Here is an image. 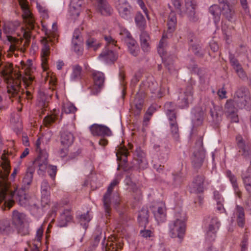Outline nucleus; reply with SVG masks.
<instances>
[{
    "label": "nucleus",
    "mask_w": 251,
    "mask_h": 251,
    "mask_svg": "<svg viewBox=\"0 0 251 251\" xmlns=\"http://www.w3.org/2000/svg\"><path fill=\"white\" fill-rule=\"evenodd\" d=\"M239 92L236 93L237 97L234 98L235 102L237 106L239 108H250L249 101L250 100V98L243 94L242 95L240 96L239 95Z\"/></svg>",
    "instance_id": "obj_23"
},
{
    "label": "nucleus",
    "mask_w": 251,
    "mask_h": 251,
    "mask_svg": "<svg viewBox=\"0 0 251 251\" xmlns=\"http://www.w3.org/2000/svg\"><path fill=\"white\" fill-rule=\"evenodd\" d=\"M91 75L93 79L94 86L97 88L96 93L97 94L103 86L105 80L104 75L102 72L93 71Z\"/></svg>",
    "instance_id": "obj_19"
},
{
    "label": "nucleus",
    "mask_w": 251,
    "mask_h": 251,
    "mask_svg": "<svg viewBox=\"0 0 251 251\" xmlns=\"http://www.w3.org/2000/svg\"><path fill=\"white\" fill-rule=\"evenodd\" d=\"M220 226V223L217 217L212 218L209 225L208 230L217 231Z\"/></svg>",
    "instance_id": "obj_53"
},
{
    "label": "nucleus",
    "mask_w": 251,
    "mask_h": 251,
    "mask_svg": "<svg viewBox=\"0 0 251 251\" xmlns=\"http://www.w3.org/2000/svg\"><path fill=\"white\" fill-rule=\"evenodd\" d=\"M209 13L213 16L214 21L215 24L218 23L220 20L221 14V8L220 5L213 4L209 8Z\"/></svg>",
    "instance_id": "obj_39"
},
{
    "label": "nucleus",
    "mask_w": 251,
    "mask_h": 251,
    "mask_svg": "<svg viewBox=\"0 0 251 251\" xmlns=\"http://www.w3.org/2000/svg\"><path fill=\"white\" fill-rule=\"evenodd\" d=\"M226 175L232 184L235 194L239 199H241L242 193L239 189L236 177L229 170L226 171Z\"/></svg>",
    "instance_id": "obj_28"
},
{
    "label": "nucleus",
    "mask_w": 251,
    "mask_h": 251,
    "mask_svg": "<svg viewBox=\"0 0 251 251\" xmlns=\"http://www.w3.org/2000/svg\"><path fill=\"white\" fill-rule=\"evenodd\" d=\"M83 0H71L70 10L72 15L78 16L80 13V8L82 4Z\"/></svg>",
    "instance_id": "obj_38"
},
{
    "label": "nucleus",
    "mask_w": 251,
    "mask_h": 251,
    "mask_svg": "<svg viewBox=\"0 0 251 251\" xmlns=\"http://www.w3.org/2000/svg\"><path fill=\"white\" fill-rule=\"evenodd\" d=\"M43 29L45 32L47 38L49 39L50 42H54L53 40H55L56 37V31L57 30V24L55 23L52 24V31L49 30L45 25H43Z\"/></svg>",
    "instance_id": "obj_41"
},
{
    "label": "nucleus",
    "mask_w": 251,
    "mask_h": 251,
    "mask_svg": "<svg viewBox=\"0 0 251 251\" xmlns=\"http://www.w3.org/2000/svg\"><path fill=\"white\" fill-rule=\"evenodd\" d=\"M151 210L156 221L163 223L166 220V212L165 204L162 202L158 203L152 206Z\"/></svg>",
    "instance_id": "obj_16"
},
{
    "label": "nucleus",
    "mask_w": 251,
    "mask_h": 251,
    "mask_svg": "<svg viewBox=\"0 0 251 251\" xmlns=\"http://www.w3.org/2000/svg\"><path fill=\"white\" fill-rule=\"evenodd\" d=\"M119 249L117 243L107 241L105 244L103 240L102 242V250L103 251H118Z\"/></svg>",
    "instance_id": "obj_42"
},
{
    "label": "nucleus",
    "mask_w": 251,
    "mask_h": 251,
    "mask_svg": "<svg viewBox=\"0 0 251 251\" xmlns=\"http://www.w3.org/2000/svg\"><path fill=\"white\" fill-rule=\"evenodd\" d=\"M173 184L176 186L179 185L183 181V179L180 174H172Z\"/></svg>",
    "instance_id": "obj_59"
},
{
    "label": "nucleus",
    "mask_w": 251,
    "mask_h": 251,
    "mask_svg": "<svg viewBox=\"0 0 251 251\" xmlns=\"http://www.w3.org/2000/svg\"><path fill=\"white\" fill-rule=\"evenodd\" d=\"M50 186L47 180H44L41 185V204L43 207L48 204L50 202Z\"/></svg>",
    "instance_id": "obj_17"
},
{
    "label": "nucleus",
    "mask_w": 251,
    "mask_h": 251,
    "mask_svg": "<svg viewBox=\"0 0 251 251\" xmlns=\"http://www.w3.org/2000/svg\"><path fill=\"white\" fill-rule=\"evenodd\" d=\"M221 14L229 21H231L235 17V13L233 6L230 4L228 0H218Z\"/></svg>",
    "instance_id": "obj_14"
},
{
    "label": "nucleus",
    "mask_w": 251,
    "mask_h": 251,
    "mask_svg": "<svg viewBox=\"0 0 251 251\" xmlns=\"http://www.w3.org/2000/svg\"><path fill=\"white\" fill-rule=\"evenodd\" d=\"M132 167L135 170L144 169L148 166L146 154L140 147H136L134 152Z\"/></svg>",
    "instance_id": "obj_9"
},
{
    "label": "nucleus",
    "mask_w": 251,
    "mask_h": 251,
    "mask_svg": "<svg viewBox=\"0 0 251 251\" xmlns=\"http://www.w3.org/2000/svg\"><path fill=\"white\" fill-rule=\"evenodd\" d=\"M75 106L71 104L67 103L63 106L62 111L66 114L74 113L76 111Z\"/></svg>",
    "instance_id": "obj_56"
},
{
    "label": "nucleus",
    "mask_w": 251,
    "mask_h": 251,
    "mask_svg": "<svg viewBox=\"0 0 251 251\" xmlns=\"http://www.w3.org/2000/svg\"><path fill=\"white\" fill-rule=\"evenodd\" d=\"M19 4L23 10L22 17L25 23V27H22L23 37L25 39L23 45V50H25L30 43L31 30L34 28V21L28 8L27 0H19Z\"/></svg>",
    "instance_id": "obj_3"
},
{
    "label": "nucleus",
    "mask_w": 251,
    "mask_h": 251,
    "mask_svg": "<svg viewBox=\"0 0 251 251\" xmlns=\"http://www.w3.org/2000/svg\"><path fill=\"white\" fill-rule=\"evenodd\" d=\"M186 216L182 211L175 214V220L169 224V234L171 238H178L181 242L184 238L186 230Z\"/></svg>",
    "instance_id": "obj_4"
},
{
    "label": "nucleus",
    "mask_w": 251,
    "mask_h": 251,
    "mask_svg": "<svg viewBox=\"0 0 251 251\" xmlns=\"http://www.w3.org/2000/svg\"><path fill=\"white\" fill-rule=\"evenodd\" d=\"M31 62V60H28L24 65V75L21 72L16 73V71L13 75V65L9 63L3 64L1 61V53L0 52V73L5 77L7 92L11 94V97L16 98L18 102H22V98L28 100L32 99V83L34 77L31 75L33 69Z\"/></svg>",
    "instance_id": "obj_1"
},
{
    "label": "nucleus",
    "mask_w": 251,
    "mask_h": 251,
    "mask_svg": "<svg viewBox=\"0 0 251 251\" xmlns=\"http://www.w3.org/2000/svg\"><path fill=\"white\" fill-rule=\"evenodd\" d=\"M209 183L203 175H199L194 178L190 188V192L195 194L202 193L204 191V186Z\"/></svg>",
    "instance_id": "obj_11"
},
{
    "label": "nucleus",
    "mask_w": 251,
    "mask_h": 251,
    "mask_svg": "<svg viewBox=\"0 0 251 251\" xmlns=\"http://www.w3.org/2000/svg\"><path fill=\"white\" fill-rule=\"evenodd\" d=\"M170 126L172 137L175 140L178 141L179 140V132L177 123H170Z\"/></svg>",
    "instance_id": "obj_48"
},
{
    "label": "nucleus",
    "mask_w": 251,
    "mask_h": 251,
    "mask_svg": "<svg viewBox=\"0 0 251 251\" xmlns=\"http://www.w3.org/2000/svg\"><path fill=\"white\" fill-rule=\"evenodd\" d=\"M13 231L11 222L7 218L0 219V236H7Z\"/></svg>",
    "instance_id": "obj_21"
},
{
    "label": "nucleus",
    "mask_w": 251,
    "mask_h": 251,
    "mask_svg": "<svg viewBox=\"0 0 251 251\" xmlns=\"http://www.w3.org/2000/svg\"><path fill=\"white\" fill-rule=\"evenodd\" d=\"M34 172L33 167H28L27 168L25 175L23 179V187L22 189H26L30 185L33 179V175Z\"/></svg>",
    "instance_id": "obj_30"
},
{
    "label": "nucleus",
    "mask_w": 251,
    "mask_h": 251,
    "mask_svg": "<svg viewBox=\"0 0 251 251\" xmlns=\"http://www.w3.org/2000/svg\"><path fill=\"white\" fill-rule=\"evenodd\" d=\"M190 45L191 47V49L195 55L199 57H202L203 53L201 50V47L199 44H193V39H190Z\"/></svg>",
    "instance_id": "obj_54"
},
{
    "label": "nucleus",
    "mask_w": 251,
    "mask_h": 251,
    "mask_svg": "<svg viewBox=\"0 0 251 251\" xmlns=\"http://www.w3.org/2000/svg\"><path fill=\"white\" fill-rule=\"evenodd\" d=\"M58 112L59 110L54 109L53 113L47 115L44 118L43 122L46 126H49L55 122L57 118V115Z\"/></svg>",
    "instance_id": "obj_45"
},
{
    "label": "nucleus",
    "mask_w": 251,
    "mask_h": 251,
    "mask_svg": "<svg viewBox=\"0 0 251 251\" xmlns=\"http://www.w3.org/2000/svg\"><path fill=\"white\" fill-rule=\"evenodd\" d=\"M166 45V41L163 40V39H161L159 42L157 49L158 52L161 56L164 54V49Z\"/></svg>",
    "instance_id": "obj_60"
},
{
    "label": "nucleus",
    "mask_w": 251,
    "mask_h": 251,
    "mask_svg": "<svg viewBox=\"0 0 251 251\" xmlns=\"http://www.w3.org/2000/svg\"><path fill=\"white\" fill-rule=\"evenodd\" d=\"M193 113L194 115V117L193 119V121L194 125L196 126L201 125L203 121L204 117V111L201 107H196L193 111Z\"/></svg>",
    "instance_id": "obj_35"
},
{
    "label": "nucleus",
    "mask_w": 251,
    "mask_h": 251,
    "mask_svg": "<svg viewBox=\"0 0 251 251\" xmlns=\"http://www.w3.org/2000/svg\"><path fill=\"white\" fill-rule=\"evenodd\" d=\"M216 231L207 230L206 235V239L209 242H212L215 240L216 237Z\"/></svg>",
    "instance_id": "obj_61"
},
{
    "label": "nucleus",
    "mask_w": 251,
    "mask_h": 251,
    "mask_svg": "<svg viewBox=\"0 0 251 251\" xmlns=\"http://www.w3.org/2000/svg\"><path fill=\"white\" fill-rule=\"evenodd\" d=\"M48 154L46 151L41 152L38 154L37 157L32 162L30 167H33L34 170L37 169L38 175H43L46 171L48 166Z\"/></svg>",
    "instance_id": "obj_8"
},
{
    "label": "nucleus",
    "mask_w": 251,
    "mask_h": 251,
    "mask_svg": "<svg viewBox=\"0 0 251 251\" xmlns=\"http://www.w3.org/2000/svg\"><path fill=\"white\" fill-rule=\"evenodd\" d=\"M177 23V20H176V14L175 12H172L170 13L169 16H168V23H167V26H168V31L172 33L173 32L176 27Z\"/></svg>",
    "instance_id": "obj_40"
},
{
    "label": "nucleus",
    "mask_w": 251,
    "mask_h": 251,
    "mask_svg": "<svg viewBox=\"0 0 251 251\" xmlns=\"http://www.w3.org/2000/svg\"><path fill=\"white\" fill-rule=\"evenodd\" d=\"M213 197L217 203L224 202V199L219 191H214L213 192Z\"/></svg>",
    "instance_id": "obj_63"
},
{
    "label": "nucleus",
    "mask_w": 251,
    "mask_h": 251,
    "mask_svg": "<svg viewBox=\"0 0 251 251\" xmlns=\"http://www.w3.org/2000/svg\"><path fill=\"white\" fill-rule=\"evenodd\" d=\"M57 173V167L55 166L50 165L49 166V170L48 171V173L50 177L54 179Z\"/></svg>",
    "instance_id": "obj_64"
},
{
    "label": "nucleus",
    "mask_w": 251,
    "mask_h": 251,
    "mask_svg": "<svg viewBox=\"0 0 251 251\" xmlns=\"http://www.w3.org/2000/svg\"><path fill=\"white\" fill-rule=\"evenodd\" d=\"M241 176L246 191L248 194H251V159L250 166L242 171Z\"/></svg>",
    "instance_id": "obj_18"
},
{
    "label": "nucleus",
    "mask_w": 251,
    "mask_h": 251,
    "mask_svg": "<svg viewBox=\"0 0 251 251\" xmlns=\"http://www.w3.org/2000/svg\"><path fill=\"white\" fill-rule=\"evenodd\" d=\"M86 44L88 49H92L94 50H97L101 46V44L93 37L89 38Z\"/></svg>",
    "instance_id": "obj_51"
},
{
    "label": "nucleus",
    "mask_w": 251,
    "mask_h": 251,
    "mask_svg": "<svg viewBox=\"0 0 251 251\" xmlns=\"http://www.w3.org/2000/svg\"><path fill=\"white\" fill-rule=\"evenodd\" d=\"M18 233L22 236H25L29 234V230L28 226H23L18 229Z\"/></svg>",
    "instance_id": "obj_62"
},
{
    "label": "nucleus",
    "mask_w": 251,
    "mask_h": 251,
    "mask_svg": "<svg viewBox=\"0 0 251 251\" xmlns=\"http://www.w3.org/2000/svg\"><path fill=\"white\" fill-rule=\"evenodd\" d=\"M166 114L169 120V124L176 123V113L175 112L174 109H168V112H166Z\"/></svg>",
    "instance_id": "obj_58"
},
{
    "label": "nucleus",
    "mask_w": 251,
    "mask_h": 251,
    "mask_svg": "<svg viewBox=\"0 0 251 251\" xmlns=\"http://www.w3.org/2000/svg\"><path fill=\"white\" fill-rule=\"evenodd\" d=\"M144 103V100L142 99H139L137 97V96L135 98V100H134V104L136 108V114H139L142 108L143 104Z\"/></svg>",
    "instance_id": "obj_57"
},
{
    "label": "nucleus",
    "mask_w": 251,
    "mask_h": 251,
    "mask_svg": "<svg viewBox=\"0 0 251 251\" xmlns=\"http://www.w3.org/2000/svg\"><path fill=\"white\" fill-rule=\"evenodd\" d=\"M50 99V96L47 95L44 92L40 91L38 93V100L40 103L41 106L47 107L49 100Z\"/></svg>",
    "instance_id": "obj_46"
},
{
    "label": "nucleus",
    "mask_w": 251,
    "mask_h": 251,
    "mask_svg": "<svg viewBox=\"0 0 251 251\" xmlns=\"http://www.w3.org/2000/svg\"><path fill=\"white\" fill-rule=\"evenodd\" d=\"M119 183V181L117 179H114L108 187L106 192L102 198L103 207L106 217L110 216L111 213V203L113 202L116 208L120 204V198L118 193H115L113 194L112 198L111 197L113 188Z\"/></svg>",
    "instance_id": "obj_5"
},
{
    "label": "nucleus",
    "mask_w": 251,
    "mask_h": 251,
    "mask_svg": "<svg viewBox=\"0 0 251 251\" xmlns=\"http://www.w3.org/2000/svg\"><path fill=\"white\" fill-rule=\"evenodd\" d=\"M91 218L88 212L80 216L79 222L81 225H83V227L85 229L87 227V224L90 221Z\"/></svg>",
    "instance_id": "obj_55"
},
{
    "label": "nucleus",
    "mask_w": 251,
    "mask_h": 251,
    "mask_svg": "<svg viewBox=\"0 0 251 251\" xmlns=\"http://www.w3.org/2000/svg\"><path fill=\"white\" fill-rule=\"evenodd\" d=\"M72 70L71 79L72 80L80 79L81 78L82 67L79 65H75L72 66Z\"/></svg>",
    "instance_id": "obj_43"
},
{
    "label": "nucleus",
    "mask_w": 251,
    "mask_h": 251,
    "mask_svg": "<svg viewBox=\"0 0 251 251\" xmlns=\"http://www.w3.org/2000/svg\"><path fill=\"white\" fill-rule=\"evenodd\" d=\"M73 220V215L70 210H64L60 214L58 221V226L59 227L66 226L68 224Z\"/></svg>",
    "instance_id": "obj_27"
},
{
    "label": "nucleus",
    "mask_w": 251,
    "mask_h": 251,
    "mask_svg": "<svg viewBox=\"0 0 251 251\" xmlns=\"http://www.w3.org/2000/svg\"><path fill=\"white\" fill-rule=\"evenodd\" d=\"M116 7L121 18L128 20L133 17L132 8L126 0H118Z\"/></svg>",
    "instance_id": "obj_10"
},
{
    "label": "nucleus",
    "mask_w": 251,
    "mask_h": 251,
    "mask_svg": "<svg viewBox=\"0 0 251 251\" xmlns=\"http://www.w3.org/2000/svg\"><path fill=\"white\" fill-rule=\"evenodd\" d=\"M236 140L239 152L241 153L242 156L246 159L249 158L251 160V146L246 142L240 135H238L236 137Z\"/></svg>",
    "instance_id": "obj_15"
},
{
    "label": "nucleus",
    "mask_w": 251,
    "mask_h": 251,
    "mask_svg": "<svg viewBox=\"0 0 251 251\" xmlns=\"http://www.w3.org/2000/svg\"><path fill=\"white\" fill-rule=\"evenodd\" d=\"M128 155V152L126 149H120L116 152L117 160L119 161L121 163H122L123 162L126 163L127 162Z\"/></svg>",
    "instance_id": "obj_50"
},
{
    "label": "nucleus",
    "mask_w": 251,
    "mask_h": 251,
    "mask_svg": "<svg viewBox=\"0 0 251 251\" xmlns=\"http://www.w3.org/2000/svg\"><path fill=\"white\" fill-rule=\"evenodd\" d=\"M25 219V215L19 212L17 210H14L12 212V220L13 224L17 226H21Z\"/></svg>",
    "instance_id": "obj_36"
},
{
    "label": "nucleus",
    "mask_w": 251,
    "mask_h": 251,
    "mask_svg": "<svg viewBox=\"0 0 251 251\" xmlns=\"http://www.w3.org/2000/svg\"><path fill=\"white\" fill-rule=\"evenodd\" d=\"M96 1L97 10L101 15L109 16L112 13L113 9L106 0H96Z\"/></svg>",
    "instance_id": "obj_22"
},
{
    "label": "nucleus",
    "mask_w": 251,
    "mask_h": 251,
    "mask_svg": "<svg viewBox=\"0 0 251 251\" xmlns=\"http://www.w3.org/2000/svg\"><path fill=\"white\" fill-rule=\"evenodd\" d=\"M7 40L11 44L9 47V50L11 51H14L17 50H20L23 52H24L23 47L22 46V44L24 40L23 39H18L11 36H8Z\"/></svg>",
    "instance_id": "obj_32"
},
{
    "label": "nucleus",
    "mask_w": 251,
    "mask_h": 251,
    "mask_svg": "<svg viewBox=\"0 0 251 251\" xmlns=\"http://www.w3.org/2000/svg\"><path fill=\"white\" fill-rule=\"evenodd\" d=\"M79 30L76 29L74 32L72 39V48L75 52L78 55L81 54L83 48L81 47L82 41L79 36Z\"/></svg>",
    "instance_id": "obj_20"
},
{
    "label": "nucleus",
    "mask_w": 251,
    "mask_h": 251,
    "mask_svg": "<svg viewBox=\"0 0 251 251\" xmlns=\"http://www.w3.org/2000/svg\"><path fill=\"white\" fill-rule=\"evenodd\" d=\"M140 43L142 50L144 51H148L150 50V37L148 33L144 30L141 31L140 35Z\"/></svg>",
    "instance_id": "obj_37"
},
{
    "label": "nucleus",
    "mask_w": 251,
    "mask_h": 251,
    "mask_svg": "<svg viewBox=\"0 0 251 251\" xmlns=\"http://www.w3.org/2000/svg\"><path fill=\"white\" fill-rule=\"evenodd\" d=\"M179 106L182 108L188 107L189 104L192 103L193 100V90L191 85H188L185 90L180 93L179 97Z\"/></svg>",
    "instance_id": "obj_12"
},
{
    "label": "nucleus",
    "mask_w": 251,
    "mask_h": 251,
    "mask_svg": "<svg viewBox=\"0 0 251 251\" xmlns=\"http://www.w3.org/2000/svg\"><path fill=\"white\" fill-rule=\"evenodd\" d=\"M212 104L213 107L210 108V113L213 122L217 124L222 120L223 108L220 106L214 105L213 103Z\"/></svg>",
    "instance_id": "obj_24"
},
{
    "label": "nucleus",
    "mask_w": 251,
    "mask_h": 251,
    "mask_svg": "<svg viewBox=\"0 0 251 251\" xmlns=\"http://www.w3.org/2000/svg\"><path fill=\"white\" fill-rule=\"evenodd\" d=\"M235 100H228L225 105L226 113L227 114L236 113L237 109L235 106Z\"/></svg>",
    "instance_id": "obj_49"
},
{
    "label": "nucleus",
    "mask_w": 251,
    "mask_h": 251,
    "mask_svg": "<svg viewBox=\"0 0 251 251\" xmlns=\"http://www.w3.org/2000/svg\"><path fill=\"white\" fill-rule=\"evenodd\" d=\"M120 34L121 36L122 40H124L126 44H127L128 42H130L131 40H134L132 38L130 32L126 29H122Z\"/></svg>",
    "instance_id": "obj_52"
},
{
    "label": "nucleus",
    "mask_w": 251,
    "mask_h": 251,
    "mask_svg": "<svg viewBox=\"0 0 251 251\" xmlns=\"http://www.w3.org/2000/svg\"><path fill=\"white\" fill-rule=\"evenodd\" d=\"M205 155L202 140L200 139L196 143L193 154L191 156L192 164L195 169H199L201 167L205 158Z\"/></svg>",
    "instance_id": "obj_6"
},
{
    "label": "nucleus",
    "mask_w": 251,
    "mask_h": 251,
    "mask_svg": "<svg viewBox=\"0 0 251 251\" xmlns=\"http://www.w3.org/2000/svg\"><path fill=\"white\" fill-rule=\"evenodd\" d=\"M229 58L231 66L236 71L239 76L240 77H244L245 76V73L238 60L232 54H229Z\"/></svg>",
    "instance_id": "obj_33"
},
{
    "label": "nucleus",
    "mask_w": 251,
    "mask_h": 251,
    "mask_svg": "<svg viewBox=\"0 0 251 251\" xmlns=\"http://www.w3.org/2000/svg\"><path fill=\"white\" fill-rule=\"evenodd\" d=\"M117 55L112 50L106 48L100 54L99 57L107 63H112L117 59Z\"/></svg>",
    "instance_id": "obj_26"
},
{
    "label": "nucleus",
    "mask_w": 251,
    "mask_h": 251,
    "mask_svg": "<svg viewBox=\"0 0 251 251\" xmlns=\"http://www.w3.org/2000/svg\"><path fill=\"white\" fill-rule=\"evenodd\" d=\"M61 143L65 147H69L74 140V137L70 132L65 131L61 134Z\"/></svg>",
    "instance_id": "obj_34"
},
{
    "label": "nucleus",
    "mask_w": 251,
    "mask_h": 251,
    "mask_svg": "<svg viewBox=\"0 0 251 251\" xmlns=\"http://www.w3.org/2000/svg\"><path fill=\"white\" fill-rule=\"evenodd\" d=\"M50 53V47L48 41L45 39L43 41V46L42 49V65L44 70L47 69V64L48 62V57L49 56Z\"/></svg>",
    "instance_id": "obj_29"
},
{
    "label": "nucleus",
    "mask_w": 251,
    "mask_h": 251,
    "mask_svg": "<svg viewBox=\"0 0 251 251\" xmlns=\"http://www.w3.org/2000/svg\"><path fill=\"white\" fill-rule=\"evenodd\" d=\"M149 212L147 208L143 207L139 211L137 220L140 226L145 227L149 222Z\"/></svg>",
    "instance_id": "obj_31"
},
{
    "label": "nucleus",
    "mask_w": 251,
    "mask_h": 251,
    "mask_svg": "<svg viewBox=\"0 0 251 251\" xmlns=\"http://www.w3.org/2000/svg\"><path fill=\"white\" fill-rule=\"evenodd\" d=\"M8 152L4 150L3 153L1 156L0 166L1 170H0V204L3 202L1 206L3 210L7 207L9 209L14 203L15 201H18L19 204L24 207L29 206L35 208H38V206L34 202V199H28L23 189L17 191L16 195L15 192L16 188L12 186L8 181L11 166L10 161L7 155Z\"/></svg>",
    "instance_id": "obj_2"
},
{
    "label": "nucleus",
    "mask_w": 251,
    "mask_h": 251,
    "mask_svg": "<svg viewBox=\"0 0 251 251\" xmlns=\"http://www.w3.org/2000/svg\"><path fill=\"white\" fill-rule=\"evenodd\" d=\"M130 53L134 56H137L139 52V49L135 40H131L126 44Z\"/></svg>",
    "instance_id": "obj_47"
},
{
    "label": "nucleus",
    "mask_w": 251,
    "mask_h": 251,
    "mask_svg": "<svg viewBox=\"0 0 251 251\" xmlns=\"http://www.w3.org/2000/svg\"><path fill=\"white\" fill-rule=\"evenodd\" d=\"M135 21L140 30L141 31L144 30L146 26V21L143 15L140 12L136 14L135 17Z\"/></svg>",
    "instance_id": "obj_44"
},
{
    "label": "nucleus",
    "mask_w": 251,
    "mask_h": 251,
    "mask_svg": "<svg viewBox=\"0 0 251 251\" xmlns=\"http://www.w3.org/2000/svg\"><path fill=\"white\" fill-rule=\"evenodd\" d=\"M185 13L190 22H197L199 20L198 14L196 12L197 2L196 0H186L185 1Z\"/></svg>",
    "instance_id": "obj_13"
},
{
    "label": "nucleus",
    "mask_w": 251,
    "mask_h": 251,
    "mask_svg": "<svg viewBox=\"0 0 251 251\" xmlns=\"http://www.w3.org/2000/svg\"><path fill=\"white\" fill-rule=\"evenodd\" d=\"M233 215L236 218L237 225L241 227H243L245 223V212L244 208L237 205L235 208Z\"/></svg>",
    "instance_id": "obj_25"
},
{
    "label": "nucleus",
    "mask_w": 251,
    "mask_h": 251,
    "mask_svg": "<svg viewBox=\"0 0 251 251\" xmlns=\"http://www.w3.org/2000/svg\"><path fill=\"white\" fill-rule=\"evenodd\" d=\"M90 130L94 136L102 137L99 141L100 146L105 147L107 145L108 141L104 137L112 135V131L107 126L95 124L90 126Z\"/></svg>",
    "instance_id": "obj_7"
}]
</instances>
